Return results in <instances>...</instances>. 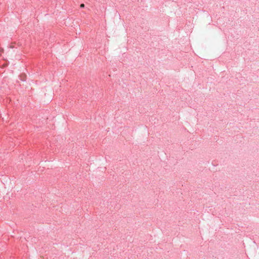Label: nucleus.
<instances>
[{
	"instance_id": "obj_1",
	"label": "nucleus",
	"mask_w": 259,
	"mask_h": 259,
	"mask_svg": "<svg viewBox=\"0 0 259 259\" xmlns=\"http://www.w3.org/2000/svg\"><path fill=\"white\" fill-rule=\"evenodd\" d=\"M80 8H84V4H81V5H80Z\"/></svg>"
}]
</instances>
